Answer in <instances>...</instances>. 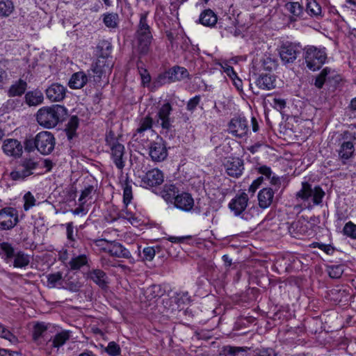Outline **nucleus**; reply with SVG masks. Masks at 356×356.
Masks as SVG:
<instances>
[{
  "instance_id": "57",
  "label": "nucleus",
  "mask_w": 356,
  "mask_h": 356,
  "mask_svg": "<svg viewBox=\"0 0 356 356\" xmlns=\"http://www.w3.org/2000/svg\"><path fill=\"white\" fill-rule=\"evenodd\" d=\"M23 200L24 201V211H29L31 208L35 205L36 200L30 191L24 194Z\"/></svg>"
},
{
  "instance_id": "33",
  "label": "nucleus",
  "mask_w": 356,
  "mask_h": 356,
  "mask_svg": "<svg viewBox=\"0 0 356 356\" xmlns=\"http://www.w3.org/2000/svg\"><path fill=\"white\" fill-rule=\"evenodd\" d=\"M170 73V77L173 83L189 78L190 74L187 69L179 65H175L168 69Z\"/></svg>"
},
{
  "instance_id": "34",
  "label": "nucleus",
  "mask_w": 356,
  "mask_h": 356,
  "mask_svg": "<svg viewBox=\"0 0 356 356\" xmlns=\"http://www.w3.org/2000/svg\"><path fill=\"white\" fill-rule=\"evenodd\" d=\"M161 197L167 202L174 204L177 195H179V189L175 184H165L161 191Z\"/></svg>"
},
{
  "instance_id": "28",
  "label": "nucleus",
  "mask_w": 356,
  "mask_h": 356,
  "mask_svg": "<svg viewBox=\"0 0 356 356\" xmlns=\"http://www.w3.org/2000/svg\"><path fill=\"white\" fill-rule=\"evenodd\" d=\"M81 287L82 284L74 275L67 274L64 276L62 289L71 292H78Z\"/></svg>"
},
{
  "instance_id": "29",
  "label": "nucleus",
  "mask_w": 356,
  "mask_h": 356,
  "mask_svg": "<svg viewBox=\"0 0 356 356\" xmlns=\"http://www.w3.org/2000/svg\"><path fill=\"white\" fill-rule=\"evenodd\" d=\"M88 277L92 280L100 288L104 289L107 286V275L102 270L93 269L88 272Z\"/></svg>"
},
{
  "instance_id": "11",
  "label": "nucleus",
  "mask_w": 356,
  "mask_h": 356,
  "mask_svg": "<svg viewBox=\"0 0 356 356\" xmlns=\"http://www.w3.org/2000/svg\"><path fill=\"white\" fill-rule=\"evenodd\" d=\"M91 71L92 67L87 70V73H85L83 71L74 73L68 83L70 88L72 89H81L88 83V81H91L92 79L96 83H99L101 81L96 80V76H95V75L97 74Z\"/></svg>"
},
{
  "instance_id": "16",
  "label": "nucleus",
  "mask_w": 356,
  "mask_h": 356,
  "mask_svg": "<svg viewBox=\"0 0 356 356\" xmlns=\"http://www.w3.org/2000/svg\"><path fill=\"white\" fill-rule=\"evenodd\" d=\"M23 145L17 139H6L2 145V149L5 154L14 159L20 158L23 154Z\"/></svg>"
},
{
  "instance_id": "19",
  "label": "nucleus",
  "mask_w": 356,
  "mask_h": 356,
  "mask_svg": "<svg viewBox=\"0 0 356 356\" xmlns=\"http://www.w3.org/2000/svg\"><path fill=\"white\" fill-rule=\"evenodd\" d=\"M108 147L113 162L118 169L122 170L125 165V160L124 158L125 154L124 146L121 143H118Z\"/></svg>"
},
{
  "instance_id": "6",
  "label": "nucleus",
  "mask_w": 356,
  "mask_h": 356,
  "mask_svg": "<svg viewBox=\"0 0 356 356\" xmlns=\"http://www.w3.org/2000/svg\"><path fill=\"white\" fill-rule=\"evenodd\" d=\"M172 111V108L170 104L165 103L159 108L155 117V125L161 126L160 134L165 137H171L174 133L172 120L170 118Z\"/></svg>"
},
{
  "instance_id": "52",
  "label": "nucleus",
  "mask_w": 356,
  "mask_h": 356,
  "mask_svg": "<svg viewBox=\"0 0 356 356\" xmlns=\"http://www.w3.org/2000/svg\"><path fill=\"white\" fill-rule=\"evenodd\" d=\"M123 188V202L126 207L131 202L133 199L132 188L129 181H126L122 184Z\"/></svg>"
},
{
  "instance_id": "43",
  "label": "nucleus",
  "mask_w": 356,
  "mask_h": 356,
  "mask_svg": "<svg viewBox=\"0 0 356 356\" xmlns=\"http://www.w3.org/2000/svg\"><path fill=\"white\" fill-rule=\"evenodd\" d=\"M257 65V67L259 70L271 71L276 68L277 62L275 59H273L269 56L265 55L260 59Z\"/></svg>"
},
{
  "instance_id": "58",
  "label": "nucleus",
  "mask_w": 356,
  "mask_h": 356,
  "mask_svg": "<svg viewBox=\"0 0 356 356\" xmlns=\"http://www.w3.org/2000/svg\"><path fill=\"white\" fill-rule=\"evenodd\" d=\"M138 69L139 72V74L140 76L141 79V83L143 86L147 87L149 86L150 81H151V76L149 73L148 72L147 70L145 68H143L142 67H140L138 65Z\"/></svg>"
},
{
  "instance_id": "44",
  "label": "nucleus",
  "mask_w": 356,
  "mask_h": 356,
  "mask_svg": "<svg viewBox=\"0 0 356 356\" xmlns=\"http://www.w3.org/2000/svg\"><path fill=\"white\" fill-rule=\"evenodd\" d=\"M22 106L23 102L20 99H9L2 104L1 109L3 113H9L19 109Z\"/></svg>"
},
{
  "instance_id": "38",
  "label": "nucleus",
  "mask_w": 356,
  "mask_h": 356,
  "mask_svg": "<svg viewBox=\"0 0 356 356\" xmlns=\"http://www.w3.org/2000/svg\"><path fill=\"white\" fill-rule=\"evenodd\" d=\"M47 285L49 288L62 289L61 286L63 284L64 277L61 272L50 273L47 275Z\"/></svg>"
},
{
  "instance_id": "30",
  "label": "nucleus",
  "mask_w": 356,
  "mask_h": 356,
  "mask_svg": "<svg viewBox=\"0 0 356 356\" xmlns=\"http://www.w3.org/2000/svg\"><path fill=\"white\" fill-rule=\"evenodd\" d=\"M27 86L26 81L19 79L10 86L7 95L10 97H21L25 93Z\"/></svg>"
},
{
  "instance_id": "31",
  "label": "nucleus",
  "mask_w": 356,
  "mask_h": 356,
  "mask_svg": "<svg viewBox=\"0 0 356 356\" xmlns=\"http://www.w3.org/2000/svg\"><path fill=\"white\" fill-rule=\"evenodd\" d=\"M275 78L269 74H261L256 80L257 86L263 90H271L275 88Z\"/></svg>"
},
{
  "instance_id": "36",
  "label": "nucleus",
  "mask_w": 356,
  "mask_h": 356,
  "mask_svg": "<svg viewBox=\"0 0 356 356\" xmlns=\"http://www.w3.org/2000/svg\"><path fill=\"white\" fill-rule=\"evenodd\" d=\"M0 257L6 263H8L14 258L16 252L11 243L8 242H2L0 243Z\"/></svg>"
},
{
  "instance_id": "61",
  "label": "nucleus",
  "mask_w": 356,
  "mask_h": 356,
  "mask_svg": "<svg viewBox=\"0 0 356 356\" xmlns=\"http://www.w3.org/2000/svg\"><path fill=\"white\" fill-rule=\"evenodd\" d=\"M350 290H351L350 288L339 289L338 290L339 298H337L338 301L339 302H346L348 301V300L350 299L352 297V296L350 293Z\"/></svg>"
},
{
  "instance_id": "23",
  "label": "nucleus",
  "mask_w": 356,
  "mask_h": 356,
  "mask_svg": "<svg viewBox=\"0 0 356 356\" xmlns=\"http://www.w3.org/2000/svg\"><path fill=\"white\" fill-rule=\"evenodd\" d=\"M275 193L273 188L270 187L259 191L257 195L259 207L263 209L268 208L273 202Z\"/></svg>"
},
{
  "instance_id": "13",
  "label": "nucleus",
  "mask_w": 356,
  "mask_h": 356,
  "mask_svg": "<svg viewBox=\"0 0 356 356\" xmlns=\"http://www.w3.org/2000/svg\"><path fill=\"white\" fill-rule=\"evenodd\" d=\"M140 186L151 188L160 186L164 181V175L161 170L158 168H153L148 170L140 177Z\"/></svg>"
},
{
  "instance_id": "3",
  "label": "nucleus",
  "mask_w": 356,
  "mask_h": 356,
  "mask_svg": "<svg viewBox=\"0 0 356 356\" xmlns=\"http://www.w3.org/2000/svg\"><path fill=\"white\" fill-rule=\"evenodd\" d=\"M67 114V109L62 105L54 104L40 108L36 114L38 124L47 129L56 127Z\"/></svg>"
},
{
  "instance_id": "40",
  "label": "nucleus",
  "mask_w": 356,
  "mask_h": 356,
  "mask_svg": "<svg viewBox=\"0 0 356 356\" xmlns=\"http://www.w3.org/2000/svg\"><path fill=\"white\" fill-rule=\"evenodd\" d=\"M305 11L311 17H321V7L316 0H307Z\"/></svg>"
},
{
  "instance_id": "10",
  "label": "nucleus",
  "mask_w": 356,
  "mask_h": 356,
  "mask_svg": "<svg viewBox=\"0 0 356 356\" xmlns=\"http://www.w3.org/2000/svg\"><path fill=\"white\" fill-rule=\"evenodd\" d=\"M168 155L166 143L158 136L156 140L149 143V156L153 161L161 162L166 159Z\"/></svg>"
},
{
  "instance_id": "14",
  "label": "nucleus",
  "mask_w": 356,
  "mask_h": 356,
  "mask_svg": "<svg viewBox=\"0 0 356 356\" xmlns=\"http://www.w3.org/2000/svg\"><path fill=\"white\" fill-rule=\"evenodd\" d=\"M248 123L244 118H234L228 126V131L233 136L242 138L248 135Z\"/></svg>"
},
{
  "instance_id": "62",
  "label": "nucleus",
  "mask_w": 356,
  "mask_h": 356,
  "mask_svg": "<svg viewBox=\"0 0 356 356\" xmlns=\"http://www.w3.org/2000/svg\"><path fill=\"white\" fill-rule=\"evenodd\" d=\"M201 100L200 95H195L193 98L190 99L186 105V109L188 111L193 112L195 110Z\"/></svg>"
},
{
  "instance_id": "4",
  "label": "nucleus",
  "mask_w": 356,
  "mask_h": 356,
  "mask_svg": "<svg viewBox=\"0 0 356 356\" xmlns=\"http://www.w3.org/2000/svg\"><path fill=\"white\" fill-rule=\"evenodd\" d=\"M148 11L140 14V21L136 34L138 41V49L140 54L146 55L153 40L151 28L147 24Z\"/></svg>"
},
{
  "instance_id": "41",
  "label": "nucleus",
  "mask_w": 356,
  "mask_h": 356,
  "mask_svg": "<svg viewBox=\"0 0 356 356\" xmlns=\"http://www.w3.org/2000/svg\"><path fill=\"white\" fill-rule=\"evenodd\" d=\"M13 266L15 268H25L30 263V257L22 251H18L14 256Z\"/></svg>"
},
{
  "instance_id": "32",
  "label": "nucleus",
  "mask_w": 356,
  "mask_h": 356,
  "mask_svg": "<svg viewBox=\"0 0 356 356\" xmlns=\"http://www.w3.org/2000/svg\"><path fill=\"white\" fill-rule=\"evenodd\" d=\"M25 102L29 106H37L43 102V93L39 90L29 91L24 96Z\"/></svg>"
},
{
  "instance_id": "48",
  "label": "nucleus",
  "mask_w": 356,
  "mask_h": 356,
  "mask_svg": "<svg viewBox=\"0 0 356 356\" xmlns=\"http://www.w3.org/2000/svg\"><path fill=\"white\" fill-rule=\"evenodd\" d=\"M66 234L70 245L72 248H76L77 230L74 231V226L72 222L66 224Z\"/></svg>"
},
{
  "instance_id": "46",
  "label": "nucleus",
  "mask_w": 356,
  "mask_h": 356,
  "mask_svg": "<svg viewBox=\"0 0 356 356\" xmlns=\"http://www.w3.org/2000/svg\"><path fill=\"white\" fill-rule=\"evenodd\" d=\"M47 334V326L44 323H38L33 327V339L35 341L44 339Z\"/></svg>"
},
{
  "instance_id": "2",
  "label": "nucleus",
  "mask_w": 356,
  "mask_h": 356,
  "mask_svg": "<svg viewBox=\"0 0 356 356\" xmlns=\"http://www.w3.org/2000/svg\"><path fill=\"white\" fill-rule=\"evenodd\" d=\"M325 195L323 189L307 181L301 183V188L295 194L296 200L301 202L305 208L312 209L314 206L321 205Z\"/></svg>"
},
{
  "instance_id": "26",
  "label": "nucleus",
  "mask_w": 356,
  "mask_h": 356,
  "mask_svg": "<svg viewBox=\"0 0 356 356\" xmlns=\"http://www.w3.org/2000/svg\"><path fill=\"white\" fill-rule=\"evenodd\" d=\"M355 150L353 141L343 140L341 143L337 152L339 157L345 163L346 161L353 157Z\"/></svg>"
},
{
  "instance_id": "25",
  "label": "nucleus",
  "mask_w": 356,
  "mask_h": 356,
  "mask_svg": "<svg viewBox=\"0 0 356 356\" xmlns=\"http://www.w3.org/2000/svg\"><path fill=\"white\" fill-rule=\"evenodd\" d=\"M70 338V332L68 330H63L56 334L54 337H51L47 341V348H57L63 346Z\"/></svg>"
},
{
  "instance_id": "8",
  "label": "nucleus",
  "mask_w": 356,
  "mask_h": 356,
  "mask_svg": "<svg viewBox=\"0 0 356 356\" xmlns=\"http://www.w3.org/2000/svg\"><path fill=\"white\" fill-rule=\"evenodd\" d=\"M302 47L299 44L286 42L279 48V55L284 65L293 63L300 54Z\"/></svg>"
},
{
  "instance_id": "54",
  "label": "nucleus",
  "mask_w": 356,
  "mask_h": 356,
  "mask_svg": "<svg viewBox=\"0 0 356 356\" xmlns=\"http://www.w3.org/2000/svg\"><path fill=\"white\" fill-rule=\"evenodd\" d=\"M14 10L13 3L10 0L0 1V15L9 16Z\"/></svg>"
},
{
  "instance_id": "47",
  "label": "nucleus",
  "mask_w": 356,
  "mask_h": 356,
  "mask_svg": "<svg viewBox=\"0 0 356 356\" xmlns=\"http://www.w3.org/2000/svg\"><path fill=\"white\" fill-rule=\"evenodd\" d=\"M173 83L170 77L169 70H166L162 73H160L157 77L154 80L153 85L156 88L161 87L165 84Z\"/></svg>"
},
{
  "instance_id": "18",
  "label": "nucleus",
  "mask_w": 356,
  "mask_h": 356,
  "mask_svg": "<svg viewBox=\"0 0 356 356\" xmlns=\"http://www.w3.org/2000/svg\"><path fill=\"white\" fill-rule=\"evenodd\" d=\"M67 88L63 85L54 83L50 85L46 90L47 98L52 102H61L66 96Z\"/></svg>"
},
{
  "instance_id": "45",
  "label": "nucleus",
  "mask_w": 356,
  "mask_h": 356,
  "mask_svg": "<svg viewBox=\"0 0 356 356\" xmlns=\"http://www.w3.org/2000/svg\"><path fill=\"white\" fill-rule=\"evenodd\" d=\"M248 347L225 346L222 348L220 356H237L240 353L245 352Z\"/></svg>"
},
{
  "instance_id": "9",
  "label": "nucleus",
  "mask_w": 356,
  "mask_h": 356,
  "mask_svg": "<svg viewBox=\"0 0 356 356\" xmlns=\"http://www.w3.org/2000/svg\"><path fill=\"white\" fill-rule=\"evenodd\" d=\"M37 150L43 155L50 154L54 149L56 139L49 131H43L37 134Z\"/></svg>"
},
{
  "instance_id": "60",
  "label": "nucleus",
  "mask_w": 356,
  "mask_h": 356,
  "mask_svg": "<svg viewBox=\"0 0 356 356\" xmlns=\"http://www.w3.org/2000/svg\"><path fill=\"white\" fill-rule=\"evenodd\" d=\"M105 143L106 145L108 147L120 143L115 133L112 129H109L106 131L105 136Z\"/></svg>"
},
{
  "instance_id": "20",
  "label": "nucleus",
  "mask_w": 356,
  "mask_h": 356,
  "mask_svg": "<svg viewBox=\"0 0 356 356\" xmlns=\"http://www.w3.org/2000/svg\"><path fill=\"white\" fill-rule=\"evenodd\" d=\"M108 252L113 257L129 259L131 264L135 262L130 251L118 242L112 241L108 247Z\"/></svg>"
},
{
  "instance_id": "42",
  "label": "nucleus",
  "mask_w": 356,
  "mask_h": 356,
  "mask_svg": "<svg viewBox=\"0 0 356 356\" xmlns=\"http://www.w3.org/2000/svg\"><path fill=\"white\" fill-rule=\"evenodd\" d=\"M102 20L106 27L115 29L118 26L119 16L115 13H107L102 15Z\"/></svg>"
},
{
  "instance_id": "17",
  "label": "nucleus",
  "mask_w": 356,
  "mask_h": 356,
  "mask_svg": "<svg viewBox=\"0 0 356 356\" xmlns=\"http://www.w3.org/2000/svg\"><path fill=\"white\" fill-rule=\"evenodd\" d=\"M249 198L248 195L245 192L236 195L229 203V209L234 213L235 216H238L243 213L245 210Z\"/></svg>"
},
{
  "instance_id": "27",
  "label": "nucleus",
  "mask_w": 356,
  "mask_h": 356,
  "mask_svg": "<svg viewBox=\"0 0 356 356\" xmlns=\"http://www.w3.org/2000/svg\"><path fill=\"white\" fill-rule=\"evenodd\" d=\"M217 21V15L210 8L203 10L198 19V23L208 27L215 26Z\"/></svg>"
},
{
  "instance_id": "15",
  "label": "nucleus",
  "mask_w": 356,
  "mask_h": 356,
  "mask_svg": "<svg viewBox=\"0 0 356 356\" xmlns=\"http://www.w3.org/2000/svg\"><path fill=\"white\" fill-rule=\"evenodd\" d=\"M223 165L227 174L234 178L240 177L244 170V161L238 157L228 158Z\"/></svg>"
},
{
  "instance_id": "37",
  "label": "nucleus",
  "mask_w": 356,
  "mask_h": 356,
  "mask_svg": "<svg viewBox=\"0 0 356 356\" xmlns=\"http://www.w3.org/2000/svg\"><path fill=\"white\" fill-rule=\"evenodd\" d=\"M154 124L153 118L149 115H146L144 118H142L138 123V127L136 129L135 133L134 134L133 137L136 138L138 135L143 134L145 131L149 130L152 128Z\"/></svg>"
},
{
  "instance_id": "63",
  "label": "nucleus",
  "mask_w": 356,
  "mask_h": 356,
  "mask_svg": "<svg viewBox=\"0 0 356 356\" xmlns=\"http://www.w3.org/2000/svg\"><path fill=\"white\" fill-rule=\"evenodd\" d=\"M37 135L33 138L26 139L24 142V149L29 152L37 149Z\"/></svg>"
},
{
  "instance_id": "50",
  "label": "nucleus",
  "mask_w": 356,
  "mask_h": 356,
  "mask_svg": "<svg viewBox=\"0 0 356 356\" xmlns=\"http://www.w3.org/2000/svg\"><path fill=\"white\" fill-rule=\"evenodd\" d=\"M161 250V248L159 246L156 247H146L143 250V254L140 255L141 259L143 261H151L156 252H159Z\"/></svg>"
},
{
  "instance_id": "56",
  "label": "nucleus",
  "mask_w": 356,
  "mask_h": 356,
  "mask_svg": "<svg viewBox=\"0 0 356 356\" xmlns=\"http://www.w3.org/2000/svg\"><path fill=\"white\" fill-rule=\"evenodd\" d=\"M95 192V188L92 185H88L81 191V194L79 198V201L81 204L86 203L88 200L90 199L92 194Z\"/></svg>"
},
{
  "instance_id": "12",
  "label": "nucleus",
  "mask_w": 356,
  "mask_h": 356,
  "mask_svg": "<svg viewBox=\"0 0 356 356\" xmlns=\"http://www.w3.org/2000/svg\"><path fill=\"white\" fill-rule=\"evenodd\" d=\"M19 222L18 212L13 207H5L0 210V229L10 230Z\"/></svg>"
},
{
  "instance_id": "7",
  "label": "nucleus",
  "mask_w": 356,
  "mask_h": 356,
  "mask_svg": "<svg viewBox=\"0 0 356 356\" xmlns=\"http://www.w3.org/2000/svg\"><path fill=\"white\" fill-rule=\"evenodd\" d=\"M38 165V162L34 159L25 158L20 161L16 169L10 172V177L13 181H24L34 173Z\"/></svg>"
},
{
  "instance_id": "39",
  "label": "nucleus",
  "mask_w": 356,
  "mask_h": 356,
  "mask_svg": "<svg viewBox=\"0 0 356 356\" xmlns=\"http://www.w3.org/2000/svg\"><path fill=\"white\" fill-rule=\"evenodd\" d=\"M79 124V119L76 115H73L69 120L65 129L68 140H72L76 135V129Z\"/></svg>"
},
{
  "instance_id": "64",
  "label": "nucleus",
  "mask_w": 356,
  "mask_h": 356,
  "mask_svg": "<svg viewBox=\"0 0 356 356\" xmlns=\"http://www.w3.org/2000/svg\"><path fill=\"white\" fill-rule=\"evenodd\" d=\"M256 170L258 173L261 174V176L264 177L266 179H270V176L273 175V172L271 168L267 165H260L256 168Z\"/></svg>"
},
{
  "instance_id": "1",
  "label": "nucleus",
  "mask_w": 356,
  "mask_h": 356,
  "mask_svg": "<svg viewBox=\"0 0 356 356\" xmlns=\"http://www.w3.org/2000/svg\"><path fill=\"white\" fill-rule=\"evenodd\" d=\"M113 46L111 42L106 40H99L97 44L95 55L97 58L93 63L92 71L96 74V80L102 81V77H105L107 73H111L113 66V58L111 56Z\"/></svg>"
},
{
  "instance_id": "51",
  "label": "nucleus",
  "mask_w": 356,
  "mask_h": 356,
  "mask_svg": "<svg viewBox=\"0 0 356 356\" xmlns=\"http://www.w3.org/2000/svg\"><path fill=\"white\" fill-rule=\"evenodd\" d=\"M327 273L332 279H339L344 272V266L342 264L328 266Z\"/></svg>"
},
{
  "instance_id": "49",
  "label": "nucleus",
  "mask_w": 356,
  "mask_h": 356,
  "mask_svg": "<svg viewBox=\"0 0 356 356\" xmlns=\"http://www.w3.org/2000/svg\"><path fill=\"white\" fill-rule=\"evenodd\" d=\"M164 291L161 286L156 284L151 285L145 290V295L149 300L161 297Z\"/></svg>"
},
{
  "instance_id": "22",
  "label": "nucleus",
  "mask_w": 356,
  "mask_h": 356,
  "mask_svg": "<svg viewBox=\"0 0 356 356\" xmlns=\"http://www.w3.org/2000/svg\"><path fill=\"white\" fill-rule=\"evenodd\" d=\"M174 302L175 305L169 308L170 313L174 314L176 311L181 312L184 310L185 306L190 304L191 298L188 291H179L177 292L174 297Z\"/></svg>"
},
{
  "instance_id": "21",
  "label": "nucleus",
  "mask_w": 356,
  "mask_h": 356,
  "mask_svg": "<svg viewBox=\"0 0 356 356\" xmlns=\"http://www.w3.org/2000/svg\"><path fill=\"white\" fill-rule=\"evenodd\" d=\"M174 205L180 210L190 211L194 206V200L190 193L183 192L177 195Z\"/></svg>"
},
{
  "instance_id": "5",
  "label": "nucleus",
  "mask_w": 356,
  "mask_h": 356,
  "mask_svg": "<svg viewBox=\"0 0 356 356\" xmlns=\"http://www.w3.org/2000/svg\"><path fill=\"white\" fill-rule=\"evenodd\" d=\"M303 58L307 67L312 70H319L325 63L327 54L325 48H318L315 46L308 45L302 49Z\"/></svg>"
},
{
  "instance_id": "59",
  "label": "nucleus",
  "mask_w": 356,
  "mask_h": 356,
  "mask_svg": "<svg viewBox=\"0 0 356 356\" xmlns=\"http://www.w3.org/2000/svg\"><path fill=\"white\" fill-rule=\"evenodd\" d=\"M105 351L110 356H119L121 354L120 347L115 341L109 342L107 347L105 349Z\"/></svg>"
},
{
  "instance_id": "55",
  "label": "nucleus",
  "mask_w": 356,
  "mask_h": 356,
  "mask_svg": "<svg viewBox=\"0 0 356 356\" xmlns=\"http://www.w3.org/2000/svg\"><path fill=\"white\" fill-rule=\"evenodd\" d=\"M342 233L348 238L356 239V224L352 221H348L345 224Z\"/></svg>"
},
{
  "instance_id": "35",
  "label": "nucleus",
  "mask_w": 356,
  "mask_h": 356,
  "mask_svg": "<svg viewBox=\"0 0 356 356\" xmlns=\"http://www.w3.org/2000/svg\"><path fill=\"white\" fill-rule=\"evenodd\" d=\"M88 257L85 253L76 254H73V257L68 263L69 267L72 270H79L81 267L88 265Z\"/></svg>"
},
{
  "instance_id": "53",
  "label": "nucleus",
  "mask_w": 356,
  "mask_h": 356,
  "mask_svg": "<svg viewBox=\"0 0 356 356\" xmlns=\"http://www.w3.org/2000/svg\"><path fill=\"white\" fill-rule=\"evenodd\" d=\"M118 218L127 220L131 225H137L140 220L127 209L121 210L118 213Z\"/></svg>"
},
{
  "instance_id": "24",
  "label": "nucleus",
  "mask_w": 356,
  "mask_h": 356,
  "mask_svg": "<svg viewBox=\"0 0 356 356\" xmlns=\"http://www.w3.org/2000/svg\"><path fill=\"white\" fill-rule=\"evenodd\" d=\"M284 8L290 13L291 22L303 19L304 8L299 2L288 1L285 3Z\"/></svg>"
}]
</instances>
